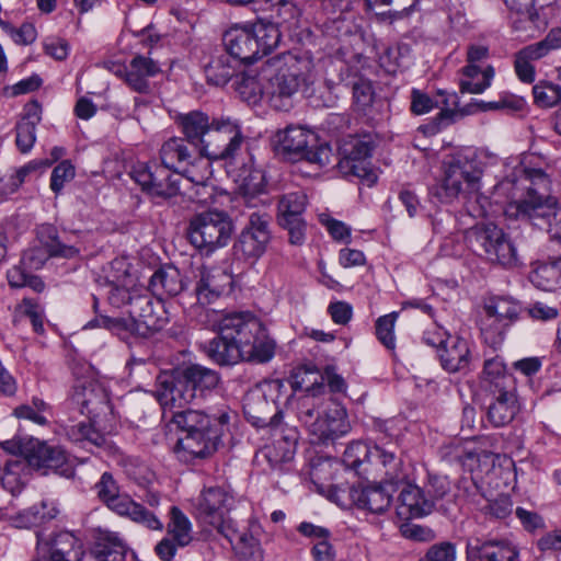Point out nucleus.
<instances>
[{
    "label": "nucleus",
    "instance_id": "nucleus-1",
    "mask_svg": "<svg viewBox=\"0 0 561 561\" xmlns=\"http://www.w3.org/2000/svg\"><path fill=\"white\" fill-rule=\"evenodd\" d=\"M514 178H506L494 186L495 204H503L508 216L526 218L539 229H547L550 239L561 245V209L552 196L538 193L536 185L547 187L549 179L540 169L515 168Z\"/></svg>",
    "mask_w": 561,
    "mask_h": 561
},
{
    "label": "nucleus",
    "instance_id": "nucleus-2",
    "mask_svg": "<svg viewBox=\"0 0 561 561\" xmlns=\"http://www.w3.org/2000/svg\"><path fill=\"white\" fill-rule=\"evenodd\" d=\"M261 75L265 80L264 94L276 111H290L300 93L316 105H328V100L317 95L316 72L311 60L283 54L265 61Z\"/></svg>",
    "mask_w": 561,
    "mask_h": 561
},
{
    "label": "nucleus",
    "instance_id": "nucleus-3",
    "mask_svg": "<svg viewBox=\"0 0 561 561\" xmlns=\"http://www.w3.org/2000/svg\"><path fill=\"white\" fill-rule=\"evenodd\" d=\"M229 420L227 407L216 413L195 409L173 413L171 422L185 433L175 446L178 458L188 462L213 455L220 443L222 427L229 423Z\"/></svg>",
    "mask_w": 561,
    "mask_h": 561
},
{
    "label": "nucleus",
    "instance_id": "nucleus-4",
    "mask_svg": "<svg viewBox=\"0 0 561 561\" xmlns=\"http://www.w3.org/2000/svg\"><path fill=\"white\" fill-rule=\"evenodd\" d=\"M482 173L483 171L474 157L454 156L444 163L439 196L446 203L461 199L468 205L469 211L477 217L494 213L489 198L480 193Z\"/></svg>",
    "mask_w": 561,
    "mask_h": 561
},
{
    "label": "nucleus",
    "instance_id": "nucleus-5",
    "mask_svg": "<svg viewBox=\"0 0 561 561\" xmlns=\"http://www.w3.org/2000/svg\"><path fill=\"white\" fill-rule=\"evenodd\" d=\"M32 469L44 470V473L53 471L67 478L73 474V468L62 448L35 442L26 448L24 456L5 459L0 478L2 486L13 495L20 493L28 481Z\"/></svg>",
    "mask_w": 561,
    "mask_h": 561
},
{
    "label": "nucleus",
    "instance_id": "nucleus-6",
    "mask_svg": "<svg viewBox=\"0 0 561 561\" xmlns=\"http://www.w3.org/2000/svg\"><path fill=\"white\" fill-rule=\"evenodd\" d=\"M316 377L312 381V391L319 392L317 374L307 373L306 377ZM298 420L306 426L311 442L314 444L334 440L350 431L347 414L343 407L323 398H317V392L304 393L297 400Z\"/></svg>",
    "mask_w": 561,
    "mask_h": 561
},
{
    "label": "nucleus",
    "instance_id": "nucleus-7",
    "mask_svg": "<svg viewBox=\"0 0 561 561\" xmlns=\"http://www.w3.org/2000/svg\"><path fill=\"white\" fill-rule=\"evenodd\" d=\"M224 45L234 59L251 64L274 49L280 41V32L274 24L234 25L224 34Z\"/></svg>",
    "mask_w": 561,
    "mask_h": 561
},
{
    "label": "nucleus",
    "instance_id": "nucleus-8",
    "mask_svg": "<svg viewBox=\"0 0 561 561\" xmlns=\"http://www.w3.org/2000/svg\"><path fill=\"white\" fill-rule=\"evenodd\" d=\"M232 232L233 224L225 211L207 210L191 218L187 237L193 247L210 254L226 247Z\"/></svg>",
    "mask_w": 561,
    "mask_h": 561
},
{
    "label": "nucleus",
    "instance_id": "nucleus-9",
    "mask_svg": "<svg viewBox=\"0 0 561 561\" xmlns=\"http://www.w3.org/2000/svg\"><path fill=\"white\" fill-rule=\"evenodd\" d=\"M472 247L479 248L488 262L504 268H515L522 265L517 248L511 237L493 222L472 227L468 232Z\"/></svg>",
    "mask_w": 561,
    "mask_h": 561
},
{
    "label": "nucleus",
    "instance_id": "nucleus-10",
    "mask_svg": "<svg viewBox=\"0 0 561 561\" xmlns=\"http://www.w3.org/2000/svg\"><path fill=\"white\" fill-rule=\"evenodd\" d=\"M94 488L98 497L116 514L128 517L152 530L163 529L162 522L153 513L136 503L127 494L119 493V486L110 472H104Z\"/></svg>",
    "mask_w": 561,
    "mask_h": 561
},
{
    "label": "nucleus",
    "instance_id": "nucleus-11",
    "mask_svg": "<svg viewBox=\"0 0 561 561\" xmlns=\"http://www.w3.org/2000/svg\"><path fill=\"white\" fill-rule=\"evenodd\" d=\"M233 502L232 495L216 486L204 490L196 504L197 518L215 528L229 542H233L237 535V525L228 516Z\"/></svg>",
    "mask_w": 561,
    "mask_h": 561
},
{
    "label": "nucleus",
    "instance_id": "nucleus-12",
    "mask_svg": "<svg viewBox=\"0 0 561 561\" xmlns=\"http://www.w3.org/2000/svg\"><path fill=\"white\" fill-rule=\"evenodd\" d=\"M279 149L288 156L299 157L320 168L331 163L332 149L328 145L316 146L317 136L302 126H287L276 135Z\"/></svg>",
    "mask_w": 561,
    "mask_h": 561
},
{
    "label": "nucleus",
    "instance_id": "nucleus-13",
    "mask_svg": "<svg viewBox=\"0 0 561 561\" xmlns=\"http://www.w3.org/2000/svg\"><path fill=\"white\" fill-rule=\"evenodd\" d=\"M243 136L240 126L230 118H214L213 127L198 151L213 160H233L241 150Z\"/></svg>",
    "mask_w": 561,
    "mask_h": 561
},
{
    "label": "nucleus",
    "instance_id": "nucleus-14",
    "mask_svg": "<svg viewBox=\"0 0 561 561\" xmlns=\"http://www.w3.org/2000/svg\"><path fill=\"white\" fill-rule=\"evenodd\" d=\"M375 149V141L370 135L352 137L343 146V158L337 167L344 176L358 178L363 183L371 186L377 181V174L371 168L369 158Z\"/></svg>",
    "mask_w": 561,
    "mask_h": 561
},
{
    "label": "nucleus",
    "instance_id": "nucleus-15",
    "mask_svg": "<svg viewBox=\"0 0 561 561\" xmlns=\"http://www.w3.org/2000/svg\"><path fill=\"white\" fill-rule=\"evenodd\" d=\"M41 247L23 252L21 264L28 270H39L49 257L73 259L80 254L75 244L64 242L53 225H42L37 230Z\"/></svg>",
    "mask_w": 561,
    "mask_h": 561
},
{
    "label": "nucleus",
    "instance_id": "nucleus-16",
    "mask_svg": "<svg viewBox=\"0 0 561 561\" xmlns=\"http://www.w3.org/2000/svg\"><path fill=\"white\" fill-rule=\"evenodd\" d=\"M272 239L271 217L266 213L253 211L241 230L233 249L247 260L261 257Z\"/></svg>",
    "mask_w": 561,
    "mask_h": 561
},
{
    "label": "nucleus",
    "instance_id": "nucleus-17",
    "mask_svg": "<svg viewBox=\"0 0 561 561\" xmlns=\"http://www.w3.org/2000/svg\"><path fill=\"white\" fill-rule=\"evenodd\" d=\"M363 473L374 474L389 485L404 483L409 478L408 467L394 445H373L369 465L363 468Z\"/></svg>",
    "mask_w": 561,
    "mask_h": 561
},
{
    "label": "nucleus",
    "instance_id": "nucleus-18",
    "mask_svg": "<svg viewBox=\"0 0 561 561\" xmlns=\"http://www.w3.org/2000/svg\"><path fill=\"white\" fill-rule=\"evenodd\" d=\"M37 553L47 561H82L84 545L82 539L70 530H56L48 536H37Z\"/></svg>",
    "mask_w": 561,
    "mask_h": 561
},
{
    "label": "nucleus",
    "instance_id": "nucleus-19",
    "mask_svg": "<svg viewBox=\"0 0 561 561\" xmlns=\"http://www.w3.org/2000/svg\"><path fill=\"white\" fill-rule=\"evenodd\" d=\"M129 314L137 320L140 337H148L163 329L169 322V312L161 298L154 299L147 289L141 288L131 300Z\"/></svg>",
    "mask_w": 561,
    "mask_h": 561
},
{
    "label": "nucleus",
    "instance_id": "nucleus-20",
    "mask_svg": "<svg viewBox=\"0 0 561 561\" xmlns=\"http://www.w3.org/2000/svg\"><path fill=\"white\" fill-rule=\"evenodd\" d=\"M306 205L307 196L300 191L282 195L277 204L278 224L288 231L289 242L295 245L305 242L306 222L302 214Z\"/></svg>",
    "mask_w": 561,
    "mask_h": 561
},
{
    "label": "nucleus",
    "instance_id": "nucleus-21",
    "mask_svg": "<svg viewBox=\"0 0 561 561\" xmlns=\"http://www.w3.org/2000/svg\"><path fill=\"white\" fill-rule=\"evenodd\" d=\"M154 397L162 408L163 416L170 413V419L173 413L187 410L190 404L195 403L194 393L191 392L181 374L176 377L169 374L159 375Z\"/></svg>",
    "mask_w": 561,
    "mask_h": 561
},
{
    "label": "nucleus",
    "instance_id": "nucleus-22",
    "mask_svg": "<svg viewBox=\"0 0 561 561\" xmlns=\"http://www.w3.org/2000/svg\"><path fill=\"white\" fill-rule=\"evenodd\" d=\"M214 325L224 339H230L238 345L252 337L262 321L250 311L216 312L214 311Z\"/></svg>",
    "mask_w": 561,
    "mask_h": 561
},
{
    "label": "nucleus",
    "instance_id": "nucleus-23",
    "mask_svg": "<svg viewBox=\"0 0 561 561\" xmlns=\"http://www.w3.org/2000/svg\"><path fill=\"white\" fill-rule=\"evenodd\" d=\"M162 72L161 62L152 51L135 54L124 68V81L128 88L140 94L151 92V80Z\"/></svg>",
    "mask_w": 561,
    "mask_h": 561
},
{
    "label": "nucleus",
    "instance_id": "nucleus-24",
    "mask_svg": "<svg viewBox=\"0 0 561 561\" xmlns=\"http://www.w3.org/2000/svg\"><path fill=\"white\" fill-rule=\"evenodd\" d=\"M195 293L199 304L208 305L228 293L232 285V276L221 267L202 265L196 270Z\"/></svg>",
    "mask_w": 561,
    "mask_h": 561
},
{
    "label": "nucleus",
    "instance_id": "nucleus-25",
    "mask_svg": "<svg viewBox=\"0 0 561 561\" xmlns=\"http://www.w3.org/2000/svg\"><path fill=\"white\" fill-rule=\"evenodd\" d=\"M442 367L450 374L470 370L472 354L468 340L451 335L437 351Z\"/></svg>",
    "mask_w": 561,
    "mask_h": 561
},
{
    "label": "nucleus",
    "instance_id": "nucleus-26",
    "mask_svg": "<svg viewBox=\"0 0 561 561\" xmlns=\"http://www.w3.org/2000/svg\"><path fill=\"white\" fill-rule=\"evenodd\" d=\"M421 0H365L366 9L380 23L392 25L420 11Z\"/></svg>",
    "mask_w": 561,
    "mask_h": 561
},
{
    "label": "nucleus",
    "instance_id": "nucleus-27",
    "mask_svg": "<svg viewBox=\"0 0 561 561\" xmlns=\"http://www.w3.org/2000/svg\"><path fill=\"white\" fill-rule=\"evenodd\" d=\"M398 497L397 514L401 519L421 518L434 510L433 500H428L423 490L415 484L405 482Z\"/></svg>",
    "mask_w": 561,
    "mask_h": 561
},
{
    "label": "nucleus",
    "instance_id": "nucleus-28",
    "mask_svg": "<svg viewBox=\"0 0 561 561\" xmlns=\"http://www.w3.org/2000/svg\"><path fill=\"white\" fill-rule=\"evenodd\" d=\"M307 373L317 374V386H319L317 398H321V396L324 394L325 383L331 392H342L345 389L344 379L334 371L333 367H327L323 374L312 368H300L294 376L293 388L295 390H301L305 391V393L313 392L311 388L314 387L312 381L316 377L311 376L309 377L310 379H308V377H306Z\"/></svg>",
    "mask_w": 561,
    "mask_h": 561
},
{
    "label": "nucleus",
    "instance_id": "nucleus-29",
    "mask_svg": "<svg viewBox=\"0 0 561 561\" xmlns=\"http://www.w3.org/2000/svg\"><path fill=\"white\" fill-rule=\"evenodd\" d=\"M519 551L507 539L486 540L467 549L468 561H516Z\"/></svg>",
    "mask_w": 561,
    "mask_h": 561
},
{
    "label": "nucleus",
    "instance_id": "nucleus-30",
    "mask_svg": "<svg viewBox=\"0 0 561 561\" xmlns=\"http://www.w3.org/2000/svg\"><path fill=\"white\" fill-rule=\"evenodd\" d=\"M275 434L272 444L265 445L256 454V459L260 461L264 459L271 469H282V466L289 462L295 455L297 436L296 433L290 431L286 435Z\"/></svg>",
    "mask_w": 561,
    "mask_h": 561
},
{
    "label": "nucleus",
    "instance_id": "nucleus-31",
    "mask_svg": "<svg viewBox=\"0 0 561 561\" xmlns=\"http://www.w3.org/2000/svg\"><path fill=\"white\" fill-rule=\"evenodd\" d=\"M252 335L239 345L242 360L259 364L270 362L275 355L276 342L268 335L265 325L261 323L256 333Z\"/></svg>",
    "mask_w": 561,
    "mask_h": 561
},
{
    "label": "nucleus",
    "instance_id": "nucleus-32",
    "mask_svg": "<svg viewBox=\"0 0 561 561\" xmlns=\"http://www.w3.org/2000/svg\"><path fill=\"white\" fill-rule=\"evenodd\" d=\"M42 121V106L37 101L24 105L23 115L16 124L15 142L23 153L28 152L36 140V126Z\"/></svg>",
    "mask_w": 561,
    "mask_h": 561
},
{
    "label": "nucleus",
    "instance_id": "nucleus-33",
    "mask_svg": "<svg viewBox=\"0 0 561 561\" xmlns=\"http://www.w3.org/2000/svg\"><path fill=\"white\" fill-rule=\"evenodd\" d=\"M181 375L191 392L194 393L195 403L211 393L219 383L217 371L201 365H191Z\"/></svg>",
    "mask_w": 561,
    "mask_h": 561
},
{
    "label": "nucleus",
    "instance_id": "nucleus-34",
    "mask_svg": "<svg viewBox=\"0 0 561 561\" xmlns=\"http://www.w3.org/2000/svg\"><path fill=\"white\" fill-rule=\"evenodd\" d=\"M459 90L461 93L481 94L491 87L495 70L491 65H466L459 71Z\"/></svg>",
    "mask_w": 561,
    "mask_h": 561
},
{
    "label": "nucleus",
    "instance_id": "nucleus-35",
    "mask_svg": "<svg viewBox=\"0 0 561 561\" xmlns=\"http://www.w3.org/2000/svg\"><path fill=\"white\" fill-rule=\"evenodd\" d=\"M494 400L488 408V420L494 427L511 423L518 412L517 399L513 389L493 391Z\"/></svg>",
    "mask_w": 561,
    "mask_h": 561
},
{
    "label": "nucleus",
    "instance_id": "nucleus-36",
    "mask_svg": "<svg viewBox=\"0 0 561 561\" xmlns=\"http://www.w3.org/2000/svg\"><path fill=\"white\" fill-rule=\"evenodd\" d=\"M201 350L210 360L220 366H230L242 362L239 345L230 339H224V334L220 333L213 340L201 344Z\"/></svg>",
    "mask_w": 561,
    "mask_h": 561
},
{
    "label": "nucleus",
    "instance_id": "nucleus-37",
    "mask_svg": "<svg viewBox=\"0 0 561 561\" xmlns=\"http://www.w3.org/2000/svg\"><path fill=\"white\" fill-rule=\"evenodd\" d=\"M176 122L185 136L184 138L197 149H199L213 127V121H210L209 116L199 111L181 114Z\"/></svg>",
    "mask_w": 561,
    "mask_h": 561
},
{
    "label": "nucleus",
    "instance_id": "nucleus-38",
    "mask_svg": "<svg viewBox=\"0 0 561 561\" xmlns=\"http://www.w3.org/2000/svg\"><path fill=\"white\" fill-rule=\"evenodd\" d=\"M149 287L153 295L162 299L163 296L179 295L183 290L184 284L180 271L175 266L167 265L153 273Z\"/></svg>",
    "mask_w": 561,
    "mask_h": 561
},
{
    "label": "nucleus",
    "instance_id": "nucleus-39",
    "mask_svg": "<svg viewBox=\"0 0 561 561\" xmlns=\"http://www.w3.org/2000/svg\"><path fill=\"white\" fill-rule=\"evenodd\" d=\"M240 65L241 62L229 53H220L213 56L205 67L207 82L213 85L224 87L231 78L238 76Z\"/></svg>",
    "mask_w": 561,
    "mask_h": 561
},
{
    "label": "nucleus",
    "instance_id": "nucleus-40",
    "mask_svg": "<svg viewBox=\"0 0 561 561\" xmlns=\"http://www.w3.org/2000/svg\"><path fill=\"white\" fill-rule=\"evenodd\" d=\"M152 176L149 178V184L145 193L151 197L168 199L176 196L180 192L178 179H173L170 170L164 165L153 162Z\"/></svg>",
    "mask_w": 561,
    "mask_h": 561
},
{
    "label": "nucleus",
    "instance_id": "nucleus-41",
    "mask_svg": "<svg viewBox=\"0 0 561 561\" xmlns=\"http://www.w3.org/2000/svg\"><path fill=\"white\" fill-rule=\"evenodd\" d=\"M190 141L182 137H171L160 148V159L170 171L180 172L187 161L192 159Z\"/></svg>",
    "mask_w": 561,
    "mask_h": 561
},
{
    "label": "nucleus",
    "instance_id": "nucleus-42",
    "mask_svg": "<svg viewBox=\"0 0 561 561\" xmlns=\"http://www.w3.org/2000/svg\"><path fill=\"white\" fill-rule=\"evenodd\" d=\"M481 382L491 392L511 389L512 377L506 371L503 359L499 356L485 359Z\"/></svg>",
    "mask_w": 561,
    "mask_h": 561
},
{
    "label": "nucleus",
    "instance_id": "nucleus-43",
    "mask_svg": "<svg viewBox=\"0 0 561 561\" xmlns=\"http://www.w3.org/2000/svg\"><path fill=\"white\" fill-rule=\"evenodd\" d=\"M381 483L365 486L356 497L357 504L374 514L386 512L391 505L392 493Z\"/></svg>",
    "mask_w": 561,
    "mask_h": 561
},
{
    "label": "nucleus",
    "instance_id": "nucleus-44",
    "mask_svg": "<svg viewBox=\"0 0 561 561\" xmlns=\"http://www.w3.org/2000/svg\"><path fill=\"white\" fill-rule=\"evenodd\" d=\"M87 328H104L117 335L123 341H128L131 336H140L138 329L139 324L134 317L125 318H111L107 316H101L92 321H90Z\"/></svg>",
    "mask_w": 561,
    "mask_h": 561
},
{
    "label": "nucleus",
    "instance_id": "nucleus-45",
    "mask_svg": "<svg viewBox=\"0 0 561 561\" xmlns=\"http://www.w3.org/2000/svg\"><path fill=\"white\" fill-rule=\"evenodd\" d=\"M530 282L542 290H553L561 285V256L551 262L539 263L529 274Z\"/></svg>",
    "mask_w": 561,
    "mask_h": 561
},
{
    "label": "nucleus",
    "instance_id": "nucleus-46",
    "mask_svg": "<svg viewBox=\"0 0 561 561\" xmlns=\"http://www.w3.org/2000/svg\"><path fill=\"white\" fill-rule=\"evenodd\" d=\"M167 534L180 548L188 546L193 540L192 523L178 506L170 508V520L167 525Z\"/></svg>",
    "mask_w": 561,
    "mask_h": 561
},
{
    "label": "nucleus",
    "instance_id": "nucleus-47",
    "mask_svg": "<svg viewBox=\"0 0 561 561\" xmlns=\"http://www.w3.org/2000/svg\"><path fill=\"white\" fill-rule=\"evenodd\" d=\"M126 546L116 534L102 533L94 548L99 561H125Z\"/></svg>",
    "mask_w": 561,
    "mask_h": 561
},
{
    "label": "nucleus",
    "instance_id": "nucleus-48",
    "mask_svg": "<svg viewBox=\"0 0 561 561\" xmlns=\"http://www.w3.org/2000/svg\"><path fill=\"white\" fill-rule=\"evenodd\" d=\"M230 543L240 561H263L264 559L260 540L247 529L240 530L237 527V535Z\"/></svg>",
    "mask_w": 561,
    "mask_h": 561
},
{
    "label": "nucleus",
    "instance_id": "nucleus-49",
    "mask_svg": "<svg viewBox=\"0 0 561 561\" xmlns=\"http://www.w3.org/2000/svg\"><path fill=\"white\" fill-rule=\"evenodd\" d=\"M543 58L535 44H530L514 56V70L517 78L524 83H533L535 81L536 72L533 61Z\"/></svg>",
    "mask_w": 561,
    "mask_h": 561
},
{
    "label": "nucleus",
    "instance_id": "nucleus-50",
    "mask_svg": "<svg viewBox=\"0 0 561 561\" xmlns=\"http://www.w3.org/2000/svg\"><path fill=\"white\" fill-rule=\"evenodd\" d=\"M103 394L93 382L82 381L77 383L71 392V401L78 407L81 413H92L96 403L102 402Z\"/></svg>",
    "mask_w": 561,
    "mask_h": 561
},
{
    "label": "nucleus",
    "instance_id": "nucleus-51",
    "mask_svg": "<svg viewBox=\"0 0 561 561\" xmlns=\"http://www.w3.org/2000/svg\"><path fill=\"white\" fill-rule=\"evenodd\" d=\"M58 515V510L46 502H42L41 505H33L32 507L24 510L16 514L14 523L16 527L30 528L42 522L50 520Z\"/></svg>",
    "mask_w": 561,
    "mask_h": 561
},
{
    "label": "nucleus",
    "instance_id": "nucleus-52",
    "mask_svg": "<svg viewBox=\"0 0 561 561\" xmlns=\"http://www.w3.org/2000/svg\"><path fill=\"white\" fill-rule=\"evenodd\" d=\"M141 288L137 287L135 282L106 283L104 294L108 302L115 308H121L127 304L131 307V300H134L135 295L140 293Z\"/></svg>",
    "mask_w": 561,
    "mask_h": 561
},
{
    "label": "nucleus",
    "instance_id": "nucleus-53",
    "mask_svg": "<svg viewBox=\"0 0 561 561\" xmlns=\"http://www.w3.org/2000/svg\"><path fill=\"white\" fill-rule=\"evenodd\" d=\"M484 312L511 325L518 316L519 305L511 298L496 297L485 304Z\"/></svg>",
    "mask_w": 561,
    "mask_h": 561
},
{
    "label": "nucleus",
    "instance_id": "nucleus-54",
    "mask_svg": "<svg viewBox=\"0 0 561 561\" xmlns=\"http://www.w3.org/2000/svg\"><path fill=\"white\" fill-rule=\"evenodd\" d=\"M67 436L71 442L81 444L83 447H101L105 443V437L87 422L71 425L67 428Z\"/></svg>",
    "mask_w": 561,
    "mask_h": 561
},
{
    "label": "nucleus",
    "instance_id": "nucleus-55",
    "mask_svg": "<svg viewBox=\"0 0 561 561\" xmlns=\"http://www.w3.org/2000/svg\"><path fill=\"white\" fill-rule=\"evenodd\" d=\"M211 160L199 153V157L190 159L180 172L192 183L209 182L213 176Z\"/></svg>",
    "mask_w": 561,
    "mask_h": 561
},
{
    "label": "nucleus",
    "instance_id": "nucleus-56",
    "mask_svg": "<svg viewBox=\"0 0 561 561\" xmlns=\"http://www.w3.org/2000/svg\"><path fill=\"white\" fill-rule=\"evenodd\" d=\"M266 10L271 12L270 16L274 20L272 24L276 27L278 24L293 23L298 19L299 10L291 0H264Z\"/></svg>",
    "mask_w": 561,
    "mask_h": 561
},
{
    "label": "nucleus",
    "instance_id": "nucleus-57",
    "mask_svg": "<svg viewBox=\"0 0 561 561\" xmlns=\"http://www.w3.org/2000/svg\"><path fill=\"white\" fill-rule=\"evenodd\" d=\"M507 327L510 325L500 321L499 318L491 317V314L485 312L480 320L481 335L484 342L493 348L502 344Z\"/></svg>",
    "mask_w": 561,
    "mask_h": 561
},
{
    "label": "nucleus",
    "instance_id": "nucleus-58",
    "mask_svg": "<svg viewBox=\"0 0 561 561\" xmlns=\"http://www.w3.org/2000/svg\"><path fill=\"white\" fill-rule=\"evenodd\" d=\"M371 454L373 446L362 442H356L346 447L343 455V461L347 467L356 470L358 473H362L363 470L360 471V468L364 465L368 467Z\"/></svg>",
    "mask_w": 561,
    "mask_h": 561
},
{
    "label": "nucleus",
    "instance_id": "nucleus-59",
    "mask_svg": "<svg viewBox=\"0 0 561 561\" xmlns=\"http://www.w3.org/2000/svg\"><path fill=\"white\" fill-rule=\"evenodd\" d=\"M399 312L393 311L388 314L381 316L376 321V336L378 341L388 350L393 352L396 350V334L394 328L398 320Z\"/></svg>",
    "mask_w": 561,
    "mask_h": 561
},
{
    "label": "nucleus",
    "instance_id": "nucleus-60",
    "mask_svg": "<svg viewBox=\"0 0 561 561\" xmlns=\"http://www.w3.org/2000/svg\"><path fill=\"white\" fill-rule=\"evenodd\" d=\"M49 405L39 398H34L31 404H24L15 408L14 415L18 419L32 421L38 425H45L48 422Z\"/></svg>",
    "mask_w": 561,
    "mask_h": 561
},
{
    "label": "nucleus",
    "instance_id": "nucleus-61",
    "mask_svg": "<svg viewBox=\"0 0 561 561\" xmlns=\"http://www.w3.org/2000/svg\"><path fill=\"white\" fill-rule=\"evenodd\" d=\"M535 102L540 107H552L561 101V87L551 82L541 81L534 85Z\"/></svg>",
    "mask_w": 561,
    "mask_h": 561
},
{
    "label": "nucleus",
    "instance_id": "nucleus-62",
    "mask_svg": "<svg viewBox=\"0 0 561 561\" xmlns=\"http://www.w3.org/2000/svg\"><path fill=\"white\" fill-rule=\"evenodd\" d=\"M237 91L249 103H256L257 100L264 94V84L262 85L257 78L249 72H243L238 76Z\"/></svg>",
    "mask_w": 561,
    "mask_h": 561
},
{
    "label": "nucleus",
    "instance_id": "nucleus-63",
    "mask_svg": "<svg viewBox=\"0 0 561 561\" xmlns=\"http://www.w3.org/2000/svg\"><path fill=\"white\" fill-rule=\"evenodd\" d=\"M76 175L73 164L69 160H62L57 164L50 175V188L55 194H59L65 184L70 182Z\"/></svg>",
    "mask_w": 561,
    "mask_h": 561
},
{
    "label": "nucleus",
    "instance_id": "nucleus-64",
    "mask_svg": "<svg viewBox=\"0 0 561 561\" xmlns=\"http://www.w3.org/2000/svg\"><path fill=\"white\" fill-rule=\"evenodd\" d=\"M106 283L135 282V278L128 273V263L125 259H114L105 270Z\"/></svg>",
    "mask_w": 561,
    "mask_h": 561
}]
</instances>
